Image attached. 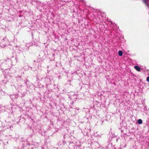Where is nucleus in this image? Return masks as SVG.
<instances>
[{
    "mask_svg": "<svg viewBox=\"0 0 149 149\" xmlns=\"http://www.w3.org/2000/svg\"><path fill=\"white\" fill-rule=\"evenodd\" d=\"M134 68L137 71H141V69L138 66H134Z\"/></svg>",
    "mask_w": 149,
    "mask_h": 149,
    "instance_id": "obj_1",
    "label": "nucleus"
},
{
    "mask_svg": "<svg viewBox=\"0 0 149 149\" xmlns=\"http://www.w3.org/2000/svg\"><path fill=\"white\" fill-rule=\"evenodd\" d=\"M118 54L119 56H121L123 55V53L122 51H119L118 52Z\"/></svg>",
    "mask_w": 149,
    "mask_h": 149,
    "instance_id": "obj_2",
    "label": "nucleus"
},
{
    "mask_svg": "<svg viewBox=\"0 0 149 149\" xmlns=\"http://www.w3.org/2000/svg\"><path fill=\"white\" fill-rule=\"evenodd\" d=\"M137 122L139 124H141L142 123V120L141 119H139Z\"/></svg>",
    "mask_w": 149,
    "mask_h": 149,
    "instance_id": "obj_3",
    "label": "nucleus"
},
{
    "mask_svg": "<svg viewBox=\"0 0 149 149\" xmlns=\"http://www.w3.org/2000/svg\"><path fill=\"white\" fill-rule=\"evenodd\" d=\"M144 2L146 4H147V3L148 2H149V0H147V1H144Z\"/></svg>",
    "mask_w": 149,
    "mask_h": 149,
    "instance_id": "obj_4",
    "label": "nucleus"
},
{
    "mask_svg": "<svg viewBox=\"0 0 149 149\" xmlns=\"http://www.w3.org/2000/svg\"><path fill=\"white\" fill-rule=\"evenodd\" d=\"M146 80L147 81L149 82V77H148L147 78Z\"/></svg>",
    "mask_w": 149,
    "mask_h": 149,
    "instance_id": "obj_5",
    "label": "nucleus"
}]
</instances>
